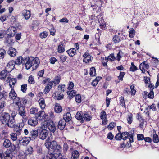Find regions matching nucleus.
<instances>
[{"instance_id": "obj_38", "label": "nucleus", "mask_w": 159, "mask_h": 159, "mask_svg": "<svg viewBox=\"0 0 159 159\" xmlns=\"http://www.w3.org/2000/svg\"><path fill=\"white\" fill-rule=\"evenodd\" d=\"M61 79V77L60 75L57 76L55 77L54 81H53L54 83L55 84H59L60 80Z\"/></svg>"}, {"instance_id": "obj_41", "label": "nucleus", "mask_w": 159, "mask_h": 159, "mask_svg": "<svg viewBox=\"0 0 159 159\" xmlns=\"http://www.w3.org/2000/svg\"><path fill=\"white\" fill-rule=\"evenodd\" d=\"M48 33L46 31H44L43 32L40 33V37L41 38H46L48 36Z\"/></svg>"}, {"instance_id": "obj_2", "label": "nucleus", "mask_w": 159, "mask_h": 159, "mask_svg": "<svg viewBox=\"0 0 159 159\" xmlns=\"http://www.w3.org/2000/svg\"><path fill=\"white\" fill-rule=\"evenodd\" d=\"M57 143L55 141H52V142H49L48 139L46 140L45 145L48 150L52 152L55 151V148Z\"/></svg>"}, {"instance_id": "obj_36", "label": "nucleus", "mask_w": 159, "mask_h": 159, "mask_svg": "<svg viewBox=\"0 0 159 159\" xmlns=\"http://www.w3.org/2000/svg\"><path fill=\"white\" fill-rule=\"evenodd\" d=\"M79 155L80 154L79 152L77 150H75L72 153V157H72L71 159L72 158L73 159H77L79 157Z\"/></svg>"}, {"instance_id": "obj_13", "label": "nucleus", "mask_w": 159, "mask_h": 159, "mask_svg": "<svg viewBox=\"0 0 159 159\" xmlns=\"http://www.w3.org/2000/svg\"><path fill=\"white\" fill-rule=\"evenodd\" d=\"M39 138L42 140H44L48 135V132L45 129H42L39 132Z\"/></svg>"}, {"instance_id": "obj_32", "label": "nucleus", "mask_w": 159, "mask_h": 159, "mask_svg": "<svg viewBox=\"0 0 159 159\" xmlns=\"http://www.w3.org/2000/svg\"><path fill=\"white\" fill-rule=\"evenodd\" d=\"M16 82V80L15 78H13L11 79L9 81V85L13 89L15 83Z\"/></svg>"}, {"instance_id": "obj_49", "label": "nucleus", "mask_w": 159, "mask_h": 159, "mask_svg": "<svg viewBox=\"0 0 159 159\" xmlns=\"http://www.w3.org/2000/svg\"><path fill=\"white\" fill-rule=\"evenodd\" d=\"M107 115L105 111L103 110L101 112L100 118L102 119H103L105 118H106Z\"/></svg>"}, {"instance_id": "obj_24", "label": "nucleus", "mask_w": 159, "mask_h": 159, "mask_svg": "<svg viewBox=\"0 0 159 159\" xmlns=\"http://www.w3.org/2000/svg\"><path fill=\"white\" fill-rule=\"evenodd\" d=\"M9 97L11 99L14 100L17 97V94H16L15 91L13 89H12L11 91H10L9 93Z\"/></svg>"}, {"instance_id": "obj_47", "label": "nucleus", "mask_w": 159, "mask_h": 159, "mask_svg": "<svg viewBox=\"0 0 159 159\" xmlns=\"http://www.w3.org/2000/svg\"><path fill=\"white\" fill-rule=\"evenodd\" d=\"M112 40L114 43H118L120 42V39L119 36L117 35H115L114 36Z\"/></svg>"}, {"instance_id": "obj_39", "label": "nucleus", "mask_w": 159, "mask_h": 159, "mask_svg": "<svg viewBox=\"0 0 159 159\" xmlns=\"http://www.w3.org/2000/svg\"><path fill=\"white\" fill-rule=\"evenodd\" d=\"M38 109L35 107L31 108L30 110V113L31 114H35L37 113Z\"/></svg>"}, {"instance_id": "obj_63", "label": "nucleus", "mask_w": 159, "mask_h": 159, "mask_svg": "<svg viewBox=\"0 0 159 159\" xmlns=\"http://www.w3.org/2000/svg\"><path fill=\"white\" fill-rule=\"evenodd\" d=\"M128 123L129 124H131L132 121V114L128 116L127 118Z\"/></svg>"}, {"instance_id": "obj_22", "label": "nucleus", "mask_w": 159, "mask_h": 159, "mask_svg": "<svg viewBox=\"0 0 159 159\" xmlns=\"http://www.w3.org/2000/svg\"><path fill=\"white\" fill-rule=\"evenodd\" d=\"M7 70L6 69L2 70L0 73V78L1 79H4L7 77L8 75H9Z\"/></svg>"}, {"instance_id": "obj_42", "label": "nucleus", "mask_w": 159, "mask_h": 159, "mask_svg": "<svg viewBox=\"0 0 159 159\" xmlns=\"http://www.w3.org/2000/svg\"><path fill=\"white\" fill-rule=\"evenodd\" d=\"M17 136L15 133H12L11 134V138L13 141H15L17 139Z\"/></svg>"}, {"instance_id": "obj_51", "label": "nucleus", "mask_w": 159, "mask_h": 159, "mask_svg": "<svg viewBox=\"0 0 159 159\" xmlns=\"http://www.w3.org/2000/svg\"><path fill=\"white\" fill-rule=\"evenodd\" d=\"M27 85L26 84H23L21 86V90L23 93H25L27 90Z\"/></svg>"}, {"instance_id": "obj_37", "label": "nucleus", "mask_w": 159, "mask_h": 159, "mask_svg": "<svg viewBox=\"0 0 159 159\" xmlns=\"http://www.w3.org/2000/svg\"><path fill=\"white\" fill-rule=\"evenodd\" d=\"M128 134L129 133L127 132H123L122 134H121L122 136V139L124 140H126L127 139H128Z\"/></svg>"}, {"instance_id": "obj_44", "label": "nucleus", "mask_w": 159, "mask_h": 159, "mask_svg": "<svg viewBox=\"0 0 159 159\" xmlns=\"http://www.w3.org/2000/svg\"><path fill=\"white\" fill-rule=\"evenodd\" d=\"M153 141L155 143H157L159 142V139L157 135L156 134H153Z\"/></svg>"}, {"instance_id": "obj_31", "label": "nucleus", "mask_w": 159, "mask_h": 159, "mask_svg": "<svg viewBox=\"0 0 159 159\" xmlns=\"http://www.w3.org/2000/svg\"><path fill=\"white\" fill-rule=\"evenodd\" d=\"M67 93L68 95V97L69 98L71 99L75 95L76 92L75 90H72L70 92H67Z\"/></svg>"}, {"instance_id": "obj_27", "label": "nucleus", "mask_w": 159, "mask_h": 159, "mask_svg": "<svg viewBox=\"0 0 159 159\" xmlns=\"http://www.w3.org/2000/svg\"><path fill=\"white\" fill-rule=\"evenodd\" d=\"M38 102H39L41 108L42 109H44L46 106V104L45 103L44 99L43 98L40 99L38 101Z\"/></svg>"}, {"instance_id": "obj_43", "label": "nucleus", "mask_w": 159, "mask_h": 159, "mask_svg": "<svg viewBox=\"0 0 159 159\" xmlns=\"http://www.w3.org/2000/svg\"><path fill=\"white\" fill-rule=\"evenodd\" d=\"M130 93V91L129 89L126 88L124 89L123 93L125 96H128Z\"/></svg>"}, {"instance_id": "obj_34", "label": "nucleus", "mask_w": 159, "mask_h": 159, "mask_svg": "<svg viewBox=\"0 0 159 159\" xmlns=\"http://www.w3.org/2000/svg\"><path fill=\"white\" fill-rule=\"evenodd\" d=\"M29 139H30L29 137H24L23 138L22 143L23 145H26L29 143L30 140Z\"/></svg>"}, {"instance_id": "obj_64", "label": "nucleus", "mask_w": 159, "mask_h": 159, "mask_svg": "<svg viewBox=\"0 0 159 159\" xmlns=\"http://www.w3.org/2000/svg\"><path fill=\"white\" fill-rule=\"evenodd\" d=\"M27 152L29 154H32L33 152V149L31 146H28L27 149Z\"/></svg>"}, {"instance_id": "obj_6", "label": "nucleus", "mask_w": 159, "mask_h": 159, "mask_svg": "<svg viewBox=\"0 0 159 159\" xmlns=\"http://www.w3.org/2000/svg\"><path fill=\"white\" fill-rule=\"evenodd\" d=\"M39 129L30 130L29 131V137L31 140L35 139L38 136Z\"/></svg>"}, {"instance_id": "obj_30", "label": "nucleus", "mask_w": 159, "mask_h": 159, "mask_svg": "<svg viewBox=\"0 0 159 159\" xmlns=\"http://www.w3.org/2000/svg\"><path fill=\"white\" fill-rule=\"evenodd\" d=\"M92 118L91 116L88 114H84L83 116V120L84 121L85 120L86 121H89L91 120Z\"/></svg>"}, {"instance_id": "obj_55", "label": "nucleus", "mask_w": 159, "mask_h": 159, "mask_svg": "<svg viewBox=\"0 0 159 159\" xmlns=\"http://www.w3.org/2000/svg\"><path fill=\"white\" fill-rule=\"evenodd\" d=\"M60 61L63 63L66 61L67 59V57L64 55H61L60 56Z\"/></svg>"}, {"instance_id": "obj_3", "label": "nucleus", "mask_w": 159, "mask_h": 159, "mask_svg": "<svg viewBox=\"0 0 159 159\" xmlns=\"http://www.w3.org/2000/svg\"><path fill=\"white\" fill-rule=\"evenodd\" d=\"M14 102L16 106L18 107L23 106L25 104H26L27 100L24 98H20L17 97L14 100Z\"/></svg>"}, {"instance_id": "obj_33", "label": "nucleus", "mask_w": 159, "mask_h": 159, "mask_svg": "<svg viewBox=\"0 0 159 159\" xmlns=\"http://www.w3.org/2000/svg\"><path fill=\"white\" fill-rule=\"evenodd\" d=\"M17 114V112L16 111H13L11 114V120L12 122H13L14 124H15V117Z\"/></svg>"}, {"instance_id": "obj_60", "label": "nucleus", "mask_w": 159, "mask_h": 159, "mask_svg": "<svg viewBox=\"0 0 159 159\" xmlns=\"http://www.w3.org/2000/svg\"><path fill=\"white\" fill-rule=\"evenodd\" d=\"M134 134H128V138L129 140L130 143L132 142L133 141V136Z\"/></svg>"}, {"instance_id": "obj_4", "label": "nucleus", "mask_w": 159, "mask_h": 159, "mask_svg": "<svg viewBox=\"0 0 159 159\" xmlns=\"http://www.w3.org/2000/svg\"><path fill=\"white\" fill-rule=\"evenodd\" d=\"M47 115H46L45 112L43 111H39L35 115V117L37 120L40 121L43 120L47 121L48 119Z\"/></svg>"}, {"instance_id": "obj_12", "label": "nucleus", "mask_w": 159, "mask_h": 159, "mask_svg": "<svg viewBox=\"0 0 159 159\" xmlns=\"http://www.w3.org/2000/svg\"><path fill=\"white\" fill-rule=\"evenodd\" d=\"M38 120L35 117H31L28 119V125L34 127L37 125Z\"/></svg>"}, {"instance_id": "obj_19", "label": "nucleus", "mask_w": 159, "mask_h": 159, "mask_svg": "<svg viewBox=\"0 0 159 159\" xmlns=\"http://www.w3.org/2000/svg\"><path fill=\"white\" fill-rule=\"evenodd\" d=\"M24 61V58H23L22 57L19 56L17 57L15 61H14V63L15 64L19 65L21 64H25V62Z\"/></svg>"}, {"instance_id": "obj_8", "label": "nucleus", "mask_w": 159, "mask_h": 159, "mask_svg": "<svg viewBox=\"0 0 159 159\" xmlns=\"http://www.w3.org/2000/svg\"><path fill=\"white\" fill-rule=\"evenodd\" d=\"M46 126L49 130L52 132H54L56 129V127L53 122L51 120H47L46 123Z\"/></svg>"}, {"instance_id": "obj_62", "label": "nucleus", "mask_w": 159, "mask_h": 159, "mask_svg": "<svg viewBox=\"0 0 159 159\" xmlns=\"http://www.w3.org/2000/svg\"><path fill=\"white\" fill-rule=\"evenodd\" d=\"M50 32V35L54 36L55 35L56 30L54 28L52 27L49 30Z\"/></svg>"}, {"instance_id": "obj_28", "label": "nucleus", "mask_w": 159, "mask_h": 159, "mask_svg": "<svg viewBox=\"0 0 159 159\" xmlns=\"http://www.w3.org/2000/svg\"><path fill=\"white\" fill-rule=\"evenodd\" d=\"M65 51L64 48L63 47V44L62 42H60L58 47V52L61 53Z\"/></svg>"}, {"instance_id": "obj_5", "label": "nucleus", "mask_w": 159, "mask_h": 159, "mask_svg": "<svg viewBox=\"0 0 159 159\" xmlns=\"http://www.w3.org/2000/svg\"><path fill=\"white\" fill-rule=\"evenodd\" d=\"M18 108V111L19 114L22 117V121L25 122L27 119V117L26 116V112L25 108L23 106L20 107Z\"/></svg>"}, {"instance_id": "obj_14", "label": "nucleus", "mask_w": 159, "mask_h": 159, "mask_svg": "<svg viewBox=\"0 0 159 159\" xmlns=\"http://www.w3.org/2000/svg\"><path fill=\"white\" fill-rule=\"evenodd\" d=\"M3 146L5 148H9V149H11V148L12 147V146L16 147L13 144H12L10 141L8 139H5L3 143Z\"/></svg>"}, {"instance_id": "obj_59", "label": "nucleus", "mask_w": 159, "mask_h": 159, "mask_svg": "<svg viewBox=\"0 0 159 159\" xmlns=\"http://www.w3.org/2000/svg\"><path fill=\"white\" fill-rule=\"evenodd\" d=\"M125 74V73L124 72H120V75L118 76V78L119 80H123V77L124 76V75Z\"/></svg>"}, {"instance_id": "obj_1", "label": "nucleus", "mask_w": 159, "mask_h": 159, "mask_svg": "<svg viewBox=\"0 0 159 159\" xmlns=\"http://www.w3.org/2000/svg\"><path fill=\"white\" fill-rule=\"evenodd\" d=\"M0 121L3 124L7 125L8 127H15V124L11 121V116L8 113L4 112L0 116Z\"/></svg>"}, {"instance_id": "obj_16", "label": "nucleus", "mask_w": 159, "mask_h": 159, "mask_svg": "<svg viewBox=\"0 0 159 159\" xmlns=\"http://www.w3.org/2000/svg\"><path fill=\"white\" fill-rule=\"evenodd\" d=\"M66 122L64 120L61 119L58 122V127L61 130H63L66 125Z\"/></svg>"}, {"instance_id": "obj_53", "label": "nucleus", "mask_w": 159, "mask_h": 159, "mask_svg": "<svg viewBox=\"0 0 159 159\" xmlns=\"http://www.w3.org/2000/svg\"><path fill=\"white\" fill-rule=\"evenodd\" d=\"M120 104L122 107H125V102L123 97H121L120 98Z\"/></svg>"}, {"instance_id": "obj_11", "label": "nucleus", "mask_w": 159, "mask_h": 159, "mask_svg": "<svg viewBox=\"0 0 159 159\" xmlns=\"http://www.w3.org/2000/svg\"><path fill=\"white\" fill-rule=\"evenodd\" d=\"M30 61L32 62V66L33 69H36L37 68L39 63V59L38 58H34L33 57H30Z\"/></svg>"}, {"instance_id": "obj_48", "label": "nucleus", "mask_w": 159, "mask_h": 159, "mask_svg": "<svg viewBox=\"0 0 159 159\" xmlns=\"http://www.w3.org/2000/svg\"><path fill=\"white\" fill-rule=\"evenodd\" d=\"M116 126V123L114 122H111L108 125L107 128L109 129L110 130H112L113 128L115 126Z\"/></svg>"}, {"instance_id": "obj_15", "label": "nucleus", "mask_w": 159, "mask_h": 159, "mask_svg": "<svg viewBox=\"0 0 159 159\" xmlns=\"http://www.w3.org/2000/svg\"><path fill=\"white\" fill-rule=\"evenodd\" d=\"M149 67V65L146 62L141 63L139 66V69L142 71L143 73L146 71Z\"/></svg>"}, {"instance_id": "obj_23", "label": "nucleus", "mask_w": 159, "mask_h": 159, "mask_svg": "<svg viewBox=\"0 0 159 159\" xmlns=\"http://www.w3.org/2000/svg\"><path fill=\"white\" fill-rule=\"evenodd\" d=\"M16 50L12 47H11L7 52L8 54L11 56L14 57L16 56Z\"/></svg>"}, {"instance_id": "obj_50", "label": "nucleus", "mask_w": 159, "mask_h": 159, "mask_svg": "<svg viewBox=\"0 0 159 159\" xmlns=\"http://www.w3.org/2000/svg\"><path fill=\"white\" fill-rule=\"evenodd\" d=\"M149 107L147 108L146 109L148 111V109H152L153 111L156 110V108L155 105L154 104H152L151 105L148 106Z\"/></svg>"}, {"instance_id": "obj_26", "label": "nucleus", "mask_w": 159, "mask_h": 159, "mask_svg": "<svg viewBox=\"0 0 159 159\" xmlns=\"http://www.w3.org/2000/svg\"><path fill=\"white\" fill-rule=\"evenodd\" d=\"M54 110L57 113H60L62 111V107L60 104L56 103L55 106Z\"/></svg>"}, {"instance_id": "obj_58", "label": "nucleus", "mask_w": 159, "mask_h": 159, "mask_svg": "<svg viewBox=\"0 0 159 159\" xmlns=\"http://www.w3.org/2000/svg\"><path fill=\"white\" fill-rule=\"evenodd\" d=\"M148 97L149 98L153 99L154 98V92L153 90H151L149 93L148 94Z\"/></svg>"}, {"instance_id": "obj_46", "label": "nucleus", "mask_w": 159, "mask_h": 159, "mask_svg": "<svg viewBox=\"0 0 159 159\" xmlns=\"http://www.w3.org/2000/svg\"><path fill=\"white\" fill-rule=\"evenodd\" d=\"M135 34V31L134 30V29L133 28H131L130 31L129 32V37L131 38L133 37L134 36Z\"/></svg>"}, {"instance_id": "obj_56", "label": "nucleus", "mask_w": 159, "mask_h": 159, "mask_svg": "<svg viewBox=\"0 0 159 159\" xmlns=\"http://www.w3.org/2000/svg\"><path fill=\"white\" fill-rule=\"evenodd\" d=\"M122 136L120 133H118L115 136V139L117 140H120L122 139Z\"/></svg>"}, {"instance_id": "obj_21", "label": "nucleus", "mask_w": 159, "mask_h": 159, "mask_svg": "<svg viewBox=\"0 0 159 159\" xmlns=\"http://www.w3.org/2000/svg\"><path fill=\"white\" fill-rule=\"evenodd\" d=\"M63 120H64L66 122L69 121L72 118L70 113L68 112L65 113L63 116Z\"/></svg>"}, {"instance_id": "obj_40", "label": "nucleus", "mask_w": 159, "mask_h": 159, "mask_svg": "<svg viewBox=\"0 0 159 159\" xmlns=\"http://www.w3.org/2000/svg\"><path fill=\"white\" fill-rule=\"evenodd\" d=\"M96 74V69L94 67H92L90 69V75L91 76H95Z\"/></svg>"}, {"instance_id": "obj_17", "label": "nucleus", "mask_w": 159, "mask_h": 159, "mask_svg": "<svg viewBox=\"0 0 159 159\" xmlns=\"http://www.w3.org/2000/svg\"><path fill=\"white\" fill-rule=\"evenodd\" d=\"M83 114L81 111H78L76 113L75 117L79 120H80L82 123L84 122V120H83Z\"/></svg>"}, {"instance_id": "obj_61", "label": "nucleus", "mask_w": 159, "mask_h": 159, "mask_svg": "<svg viewBox=\"0 0 159 159\" xmlns=\"http://www.w3.org/2000/svg\"><path fill=\"white\" fill-rule=\"evenodd\" d=\"M48 157L49 159H57L55 155L52 153H50L49 154Z\"/></svg>"}, {"instance_id": "obj_9", "label": "nucleus", "mask_w": 159, "mask_h": 159, "mask_svg": "<svg viewBox=\"0 0 159 159\" xmlns=\"http://www.w3.org/2000/svg\"><path fill=\"white\" fill-rule=\"evenodd\" d=\"M14 62V61L12 60L10 61L7 64L5 69L7 70L8 73L11 72L14 69L15 65Z\"/></svg>"}, {"instance_id": "obj_54", "label": "nucleus", "mask_w": 159, "mask_h": 159, "mask_svg": "<svg viewBox=\"0 0 159 159\" xmlns=\"http://www.w3.org/2000/svg\"><path fill=\"white\" fill-rule=\"evenodd\" d=\"M107 58L108 60L111 61H113L115 58L113 53L110 54Z\"/></svg>"}, {"instance_id": "obj_18", "label": "nucleus", "mask_w": 159, "mask_h": 159, "mask_svg": "<svg viewBox=\"0 0 159 159\" xmlns=\"http://www.w3.org/2000/svg\"><path fill=\"white\" fill-rule=\"evenodd\" d=\"M30 57L24 58L25 60L24 61L25 62V64L26 68L27 69H30L32 66V64L31 63L32 62H30Z\"/></svg>"}, {"instance_id": "obj_10", "label": "nucleus", "mask_w": 159, "mask_h": 159, "mask_svg": "<svg viewBox=\"0 0 159 159\" xmlns=\"http://www.w3.org/2000/svg\"><path fill=\"white\" fill-rule=\"evenodd\" d=\"M16 32V29L14 26L10 27L6 31V33L11 37L14 36Z\"/></svg>"}, {"instance_id": "obj_29", "label": "nucleus", "mask_w": 159, "mask_h": 159, "mask_svg": "<svg viewBox=\"0 0 159 159\" xmlns=\"http://www.w3.org/2000/svg\"><path fill=\"white\" fill-rule=\"evenodd\" d=\"M69 55L71 57H73L76 52V50L75 48H72L67 51Z\"/></svg>"}, {"instance_id": "obj_57", "label": "nucleus", "mask_w": 159, "mask_h": 159, "mask_svg": "<svg viewBox=\"0 0 159 159\" xmlns=\"http://www.w3.org/2000/svg\"><path fill=\"white\" fill-rule=\"evenodd\" d=\"M51 88L50 87L47 85V86L45 87L44 92L45 94H46L47 93H48L50 91V90L51 89Z\"/></svg>"}, {"instance_id": "obj_45", "label": "nucleus", "mask_w": 159, "mask_h": 159, "mask_svg": "<svg viewBox=\"0 0 159 159\" xmlns=\"http://www.w3.org/2000/svg\"><path fill=\"white\" fill-rule=\"evenodd\" d=\"M75 100L76 102L80 103L81 101V98L80 94H77L75 97Z\"/></svg>"}, {"instance_id": "obj_35", "label": "nucleus", "mask_w": 159, "mask_h": 159, "mask_svg": "<svg viewBox=\"0 0 159 159\" xmlns=\"http://www.w3.org/2000/svg\"><path fill=\"white\" fill-rule=\"evenodd\" d=\"M6 54L5 50L2 48H0V59H3Z\"/></svg>"}, {"instance_id": "obj_25", "label": "nucleus", "mask_w": 159, "mask_h": 159, "mask_svg": "<svg viewBox=\"0 0 159 159\" xmlns=\"http://www.w3.org/2000/svg\"><path fill=\"white\" fill-rule=\"evenodd\" d=\"M7 96V93L5 91L3 90L2 92H0V101L5 100Z\"/></svg>"}, {"instance_id": "obj_52", "label": "nucleus", "mask_w": 159, "mask_h": 159, "mask_svg": "<svg viewBox=\"0 0 159 159\" xmlns=\"http://www.w3.org/2000/svg\"><path fill=\"white\" fill-rule=\"evenodd\" d=\"M34 78L32 75H30L28 79V82L30 84H33L34 83Z\"/></svg>"}, {"instance_id": "obj_7", "label": "nucleus", "mask_w": 159, "mask_h": 159, "mask_svg": "<svg viewBox=\"0 0 159 159\" xmlns=\"http://www.w3.org/2000/svg\"><path fill=\"white\" fill-rule=\"evenodd\" d=\"M16 150V147L12 146L11 148V149H7L3 153L4 157H9V156L11 157H13V153Z\"/></svg>"}, {"instance_id": "obj_20", "label": "nucleus", "mask_w": 159, "mask_h": 159, "mask_svg": "<svg viewBox=\"0 0 159 159\" xmlns=\"http://www.w3.org/2000/svg\"><path fill=\"white\" fill-rule=\"evenodd\" d=\"M22 14L26 20L29 19L31 16L30 12L29 10H23L22 12Z\"/></svg>"}]
</instances>
